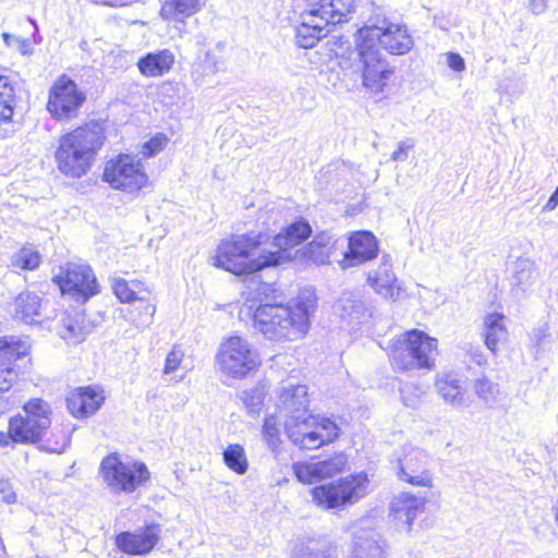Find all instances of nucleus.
Segmentation results:
<instances>
[{
	"label": "nucleus",
	"instance_id": "50",
	"mask_svg": "<svg viewBox=\"0 0 558 558\" xmlns=\"http://www.w3.org/2000/svg\"><path fill=\"white\" fill-rule=\"evenodd\" d=\"M243 401H244L246 408H248L251 412H258L262 407V403H263V398L259 392H254L250 397V401H248V393L245 392V397L243 398Z\"/></svg>",
	"mask_w": 558,
	"mask_h": 558
},
{
	"label": "nucleus",
	"instance_id": "55",
	"mask_svg": "<svg viewBox=\"0 0 558 558\" xmlns=\"http://www.w3.org/2000/svg\"><path fill=\"white\" fill-rule=\"evenodd\" d=\"M68 441H69L68 437L65 435H62V440L61 441H57L53 447L49 448V450H51L53 452H61V451L64 450Z\"/></svg>",
	"mask_w": 558,
	"mask_h": 558
},
{
	"label": "nucleus",
	"instance_id": "43",
	"mask_svg": "<svg viewBox=\"0 0 558 558\" xmlns=\"http://www.w3.org/2000/svg\"><path fill=\"white\" fill-rule=\"evenodd\" d=\"M401 400L408 408L415 409L421 403L424 390L413 383H405L400 388Z\"/></svg>",
	"mask_w": 558,
	"mask_h": 558
},
{
	"label": "nucleus",
	"instance_id": "14",
	"mask_svg": "<svg viewBox=\"0 0 558 558\" xmlns=\"http://www.w3.org/2000/svg\"><path fill=\"white\" fill-rule=\"evenodd\" d=\"M86 97L76 83L61 75L50 87L47 110L57 120H71L78 113Z\"/></svg>",
	"mask_w": 558,
	"mask_h": 558
},
{
	"label": "nucleus",
	"instance_id": "41",
	"mask_svg": "<svg viewBox=\"0 0 558 558\" xmlns=\"http://www.w3.org/2000/svg\"><path fill=\"white\" fill-rule=\"evenodd\" d=\"M13 266L33 270L39 266L40 256L33 247H23L13 256Z\"/></svg>",
	"mask_w": 558,
	"mask_h": 558
},
{
	"label": "nucleus",
	"instance_id": "29",
	"mask_svg": "<svg viewBox=\"0 0 558 558\" xmlns=\"http://www.w3.org/2000/svg\"><path fill=\"white\" fill-rule=\"evenodd\" d=\"M508 335L505 314L490 312L484 315L482 336L489 351L495 353L498 345L507 341Z\"/></svg>",
	"mask_w": 558,
	"mask_h": 558
},
{
	"label": "nucleus",
	"instance_id": "4",
	"mask_svg": "<svg viewBox=\"0 0 558 558\" xmlns=\"http://www.w3.org/2000/svg\"><path fill=\"white\" fill-rule=\"evenodd\" d=\"M338 64L354 82L371 93H381L395 73V68L368 44L355 36V46L338 57Z\"/></svg>",
	"mask_w": 558,
	"mask_h": 558
},
{
	"label": "nucleus",
	"instance_id": "27",
	"mask_svg": "<svg viewBox=\"0 0 558 558\" xmlns=\"http://www.w3.org/2000/svg\"><path fill=\"white\" fill-rule=\"evenodd\" d=\"M435 387L445 403L453 409L462 410L469 405L462 381L457 374L450 372L438 374Z\"/></svg>",
	"mask_w": 558,
	"mask_h": 558
},
{
	"label": "nucleus",
	"instance_id": "18",
	"mask_svg": "<svg viewBox=\"0 0 558 558\" xmlns=\"http://www.w3.org/2000/svg\"><path fill=\"white\" fill-rule=\"evenodd\" d=\"M29 345L15 337H0V391H8L17 378L12 363L26 355Z\"/></svg>",
	"mask_w": 558,
	"mask_h": 558
},
{
	"label": "nucleus",
	"instance_id": "57",
	"mask_svg": "<svg viewBox=\"0 0 558 558\" xmlns=\"http://www.w3.org/2000/svg\"><path fill=\"white\" fill-rule=\"evenodd\" d=\"M11 440L10 432L8 434L0 433V446H7Z\"/></svg>",
	"mask_w": 558,
	"mask_h": 558
},
{
	"label": "nucleus",
	"instance_id": "51",
	"mask_svg": "<svg viewBox=\"0 0 558 558\" xmlns=\"http://www.w3.org/2000/svg\"><path fill=\"white\" fill-rule=\"evenodd\" d=\"M548 9L547 0H529L527 10L534 15H541Z\"/></svg>",
	"mask_w": 558,
	"mask_h": 558
},
{
	"label": "nucleus",
	"instance_id": "42",
	"mask_svg": "<svg viewBox=\"0 0 558 558\" xmlns=\"http://www.w3.org/2000/svg\"><path fill=\"white\" fill-rule=\"evenodd\" d=\"M315 430H318V436L322 438V446L333 441L339 435L337 424L327 417L315 416Z\"/></svg>",
	"mask_w": 558,
	"mask_h": 558
},
{
	"label": "nucleus",
	"instance_id": "19",
	"mask_svg": "<svg viewBox=\"0 0 558 558\" xmlns=\"http://www.w3.org/2000/svg\"><path fill=\"white\" fill-rule=\"evenodd\" d=\"M288 438L300 449H317L322 446L318 430H315V416L305 414L292 415L284 421Z\"/></svg>",
	"mask_w": 558,
	"mask_h": 558
},
{
	"label": "nucleus",
	"instance_id": "54",
	"mask_svg": "<svg viewBox=\"0 0 558 558\" xmlns=\"http://www.w3.org/2000/svg\"><path fill=\"white\" fill-rule=\"evenodd\" d=\"M558 206V185L543 207V211H553Z\"/></svg>",
	"mask_w": 558,
	"mask_h": 558
},
{
	"label": "nucleus",
	"instance_id": "53",
	"mask_svg": "<svg viewBox=\"0 0 558 558\" xmlns=\"http://www.w3.org/2000/svg\"><path fill=\"white\" fill-rule=\"evenodd\" d=\"M143 311H144V315H145V318L143 319V324L148 325L151 323L153 316L156 312V306L151 303L146 302L143 305Z\"/></svg>",
	"mask_w": 558,
	"mask_h": 558
},
{
	"label": "nucleus",
	"instance_id": "20",
	"mask_svg": "<svg viewBox=\"0 0 558 558\" xmlns=\"http://www.w3.org/2000/svg\"><path fill=\"white\" fill-rule=\"evenodd\" d=\"M160 537L158 524H149L135 532H122L116 536L117 547L128 555L143 556L153 550Z\"/></svg>",
	"mask_w": 558,
	"mask_h": 558
},
{
	"label": "nucleus",
	"instance_id": "12",
	"mask_svg": "<svg viewBox=\"0 0 558 558\" xmlns=\"http://www.w3.org/2000/svg\"><path fill=\"white\" fill-rule=\"evenodd\" d=\"M216 360L219 369L233 378L246 376L260 364L258 353L240 336H231L222 341Z\"/></svg>",
	"mask_w": 558,
	"mask_h": 558
},
{
	"label": "nucleus",
	"instance_id": "15",
	"mask_svg": "<svg viewBox=\"0 0 558 558\" xmlns=\"http://www.w3.org/2000/svg\"><path fill=\"white\" fill-rule=\"evenodd\" d=\"M428 454L418 448L410 447L396 462L397 477L413 486L433 487V475L427 470Z\"/></svg>",
	"mask_w": 558,
	"mask_h": 558
},
{
	"label": "nucleus",
	"instance_id": "26",
	"mask_svg": "<svg viewBox=\"0 0 558 558\" xmlns=\"http://www.w3.org/2000/svg\"><path fill=\"white\" fill-rule=\"evenodd\" d=\"M104 400L101 391L93 387H81L69 395L66 405L75 417H85L93 415L101 407Z\"/></svg>",
	"mask_w": 558,
	"mask_h": 558
},
{
	"label": "nucleus",
	"instance_id": "56",
	"mask_svg": "<svg viewBox=\"0 0 558 558\" xmlns=\"http://www.w3.org/2000/svg\"><path fill=\"white\" fill-rule=\"evenodd\" d=\"M15 37H16V36H12V35H11V34H9V33H3V34H2L3 41H4V44H5L8 47H12V46H14V38H15Z\"/></svg>",
	"mask_w": 558,
	"mask_h": 558
},
{
	"label": "nucleus",
	"instance_id": "33",
	"mask_svg": "<svg viewBox=\"0 0 558 558\" xmlns=\"http://www.w3.org/2000/svg\"><path fill=\"white\" fill-rule=\"evenodd\" d=\"M204 0H165L160 15L165 20L183 21L202 10Z\"/></svg>",
	"mask_w": 558,
	"mask_h": 558
},
{
	"label": "nucleus",
	"instance_id": "28",
	"mask_svg": "<svg viewBox=\"0 0 558 558\" xmlns=\"http://www.w3.org/2000/svg\"><path fill=\"white\" fill-rule=\"evenodd\" d=\"M425 504L424 497L403 492L393 498L390 511L393 518L407 524L408 531H410L414 520L424 511Z\"/></svg>",
	"mask_w": 558,
	"mask_h": 558
},
{
	"label": "nucleus",
	"instance_id": "24",
	"mask_svg": "<svg viewBox=\"0 0 558 558\" xmlns=\"http://www.w3.org/2000/svg\"><path fill=\"white\" fill-rule=\"evenodd\" d=\"M335 310L347 326L354 328L365 323L372 316V308L366 305L360 293L343 292Z\"/></svg>",
	"mask_w": 558,
	"mask_h": 558
},
{
	"label": "nucleus",
	"instance_id": "38",
	"mask_svg": "<svg viewBox=\"0 0 558 558\" xmlns=\"http://www.w3.org/2000/svg\"><path fill=\"white\" fill-rule=\"evenodd\" d=\"M223 463L238 475H243L248 470V459L245 449L240 444H230L222 451Z\"/></svg>",
	"mask_w": 558,
	"mask_h": 558
},
{
	"label": "nucleus",
	"instance_id": "22",
	"mask_svg": "<svg viewBox=\"0 0 558 558\" xmlns=\"http://www.w3.org/2000/svg\"><path fill=\"white\" fill-rule=\"evenodd\" d=\"M367 283L377 294L387 300L397 301L399 299L401 288L397 282L391 257L388 254L381 256L377 269L367 272Z\"/></svg>",
	"mask_w": 558,
	"mask_h": 558
},
{
	"label": "nucleus",
	"instance_id": "17",
	"mask_svg": "<svg viewBox=\"0 0 558 558\" xmlns=\"http://www.w3.org/2000/svg\"><path fill=\"white\" fill-rule=\"evenodd\" d=\"M347 463V456L342 452H338L318 461L298 462L294 463L292 468L294 475L301 483L312 484L343 472Z\"/></svg>",
	"mask_w": 558,
	"mask_h": 558
},
{
	"label": "nucleus",
	"instance_id": "35",
	"mask_svg": "<svg viewBox=\"0 0 558 558\" xmlns=\"http://www.w3.org/2000/svg\"><path fill=\"white\" fill-rule=\"evenodd\" d=\"M40 298L33 292H22L15 299V316L27 324L37 322L40 316Z\"/></svg>",
	"mask_w": 558,
	"mask_h": 558
},
{
	"label": "nucleus",
	"instance_id": "58",
	"mask_svg": "<svg viewBox=\"0 0 558 558\" xmlns=\"http://www.w3.org/2000/svg\"><path fill=\"white\" fill-rule=\"evenodd\" d=\"M335 169H336L335 165H328L327 167L322 169V171L319 172L320 178L324 177L325 174L331 173Z\"/></svg>",
	"mask_w": 558,
	"mask_h": 558
},
{
	"label": "nucleus",
	"instance_id": "16",
	"mask_svg": "<svg viewBox=\"0 0 558 558\" xmlns=\"http://www.w3.org/2000/svg\"><path fill=\"white\" fill-rule=\"evenodd\" d=\"M312 233V228L307 220L299 218L289 225L281 233L272 236L266 234L267 246L271 253H280V258L274 263V267L291 260L293 257L292 248L303 243Z\"/></svg>",
	"mask_w": 558,
	"mask_h": 558
},
{
	"label": "nucleus",
	"instance_id": "1",
	"mask_svg": "<svg viewBox=\"0 0 558 558\" xmlns=\"http://www.w3.org/2000/svg\"><path fill=\"white\" fill-rule=\"evenodd\" d=\"M315 302L314 293L304 290L288 304L244 303L240 315L250 316L254 329L270 341H294L307 333Z\"/></svg>",
	"mask_w": 558,
	"mask_h": 558
},
{
	"label": "nucleus",
	"instance_id": "37",
	"mask_svg": "<svg viewBox=\"0 0 558 558\" xmlns=\"http://www.w3.org/2000/svg\"><path fill=\"white\" fill-rule=\"evenodd\" d=\"M537 278V268L529 258H519L514 263L512 284L525 291Z\"/></svg>",
	"mask_w": 558,
	"mask_h": 558
},
{
	"label": "nucleus",
	"instance_id": "23",
	"mask_svg": "<svg viewBox=\"0 0 558 558\" xmlns=\"http://www.w3.org/2000/svg\"><path fill=\"white\" fill-rule=\"evenodd\" d=\"M389 546L373 529H359L353 534L350 558H388Z\"/></svg>",
	"mask_w": 558,
	"mask_h": 558
},
{
	"label": "nucleus",
	"instance_id": "47",
	"mask_svg": "<svg viewBox=\"0 0 558 558\" xmlns=\"http://www.w3.org/2000/svg\"><path fill=\"white\" fill-rule=\"evenodd\" d=\"M414 147V140L407 138L399 142L397 150L391 154L393 161H405L409 157V151Z\"/></svg>",
	"mask_w": 558,
	"mask_h": 558
},
{
	"label": "nucleus",
	"instance_id": "31",
	"mask_svg": "<svg viewBox=\"0 0 558 558\" xmlns=\"http://www.w3.org/2000/svg\"><path fill=\"white\" fill-rule=\"evenodd\" d=\"M173 63V53L168 49H163L147 53L138 60L137 66L143 75L156 77L169 72Z\"/></svg>",
	"mask_w": 558,
	"mask_h": 558
},
{
	"label": "nucleus",
	"instance_id": "49",
	"mask_svg": "<svg viewBox=\"0 0 558 558\" xmlns=\"http://www.w3.org/2000/svg\"><path fill=\"white\" fill-rule=\"evenodd\" d=\"M446 57H447L448 66L451 70H453L456 72H462V71L465 70L464 60H463V58L459 53L448 52L446 54Z\"/></svg>",
	"mask_w": 558,
	"mask_h": 558
},
{
	"label": "nucleus",
	"instance_id": "21",
	"mask_svg": "<svg viewBox=\"0 0 558 558\" xmlns=\"http://www.w3.org/2000/svg\"><path fill=\"white\" fill-rule=\"evenodd\" d=\"M378 255V242L369 231H356L348 241V252L340 262L341 267L349 268L372 260Z\"/></svg>",
	"mask_w": 558,
	"mask_h": 558
},
{
	"label": "nucleus",
	"instance_id": "25",
	"mask_svg": "<svg viewBox=\"0 0 558 558\" xmlns=\"http://www.w3.org/2000/svg\"><path fill=\"white\" fill-rule=\"evenodd\" d=\"M277 405L286 418L307 413L308 396L305 385L286 383L279 388Z\"/></svg>",
	"mask_w": 558,
	"mask_h": 558
},
{
	"label": "nucleus",
	"instance_id": "10",
	"mask_svg": "<svg viewBox=\"0 0 558 558\" xmlns=\"http://www.w3.org/2000/svg\"><path fill=\"white\" fill-rule=\"evenodd\" d=\"M24 414L10 420V437L13 442L36 444L51 425L50 407L43 399H31L23 407Z\"/></svg>",
	"mask_w": 558,
	"mask_h": 558
},
{
	"label": "nucleus",
	"instance_id": "39",
	"mask_svg": "<svg viewBox=\"0 0 558 558\" xmlns=\"http://www.w3.org/2000/svg\"><path fill=\"white\" fill-rule=\"evenodd\" d=\"M473 392L487 407H494L501 400V390L497 383L492 381L486 376L474 379Z\"/></svg>",
	"mask_w": 558,
	"mask_h": 558
},
{
	"label": "nucleus",
	"instance_id": "7",
	"mask_svg": "<svg viewBox=\"0 0 558 558\" xmlns=\"http://www.w3.org/2000/svg\"><path fill=\"white\" fill-rule=\"evenodd\" d=\"M371 492V480L365 472H357L337 481L315 486L311 497L324 510H343L357 504Z\"/></svg>",
	"mask_w": 558,
	"mask_h": 558
},
{
	"label": "nucleus",
	"instance_id": "36",
	"mask_svg": "<svg viewBox=\"0 0 558 558\" xmlns=\"http://www.w3.org/2000/svg\"><path fill=\"white\" fill-rule=\"evenodd\" d=\"M220 64V57L213 51L206 50L199 53L193 64V80L197 83H202L206 77L215 75L219 71Z\"/></svg>",
	"mask_w": 558,
	"mask_h": 558
},
{
	"label": "nucleus",
	"instance_id": "34",
	"mask_svg": "<svg viewBox=\"0 0 558 558\" xmlns=\"http://www.w3.org/2000/svg\"><path fill=\"white\" fill-rule=\"evenodd\" d=\"M88 328L84 325V314L75 312L73 315H66L62 318L59 335L68 343L76 344L85 339Z\"/></svg>",
	"mask_w": 558,
	"mask_h": 558
},
{
	"label": "nucleus",
	"instance_id": "32",
	"mask_svg": "<svg viewBox=\"0 0 558 558\" xmlns=\"http://www.w3.org/2000/svg\"><path fill=\"white\" fill-rule=\"evenodd\" d=\"M20 101L12 81L0 75V124L14 122Z\"/></svg>",
	"mask_w": 558,
	"mask_h": 558
},
{
	"label": "nucleus",
	"instance_id": "30",
	"mask_svg": "<svg viewBox=\"0 0 558 558\" xmlns=\"http://www.w3.org/2000/svg\"><path fill=\"white\" fill-rule=\"evenodd\" d=\"M337 243L338 240L332 234L328 231H322L305 246L304 256L315 264H327L336 250Z\"/></svg>",
	"mask_w": 558,
	"mask_h": 558
},
{
	"label": "nucleus",
	"instance_id": "60",
	"mask_svg": "<svg viewBox=\"0 0 558 558\" xmlns=\"http://www.w3.org/2000/svg\"><path fill=\"white\" fill-rule=\"evenodd\" d=\"M270 214L274 215V216L278 215V213H275L274 210H270Z\"/></svg>",
	"mask_w": 558,
	"mask_h": 558
},
{
	"label": "nucleus",
	"instance_id": "13",
	"mask_svg": "<svg viewBox=\"0 0 558 558\" xmlns=\"http://www.w3.org/2000/svg\"><path fill=\"white\" fill-rule=\"evenodd\" d=\"M53 281L59 286L62 294H68L80 303H85L99 293L96 277L86 264L66 263L54 275Z\"/></svg>",
	"mask_w": 558,
	"mask_h": 558
},
{
	"label": "nucleus",
	"instance_id": "2",
	"mask_svg": "<svg viewBox=\"0 0 558 558\" xmlns=\"http://www.w3.org/2000/svg\"><path fill=\"white\" fill-rule=\"evenodd\" d=\"M280 253H271L267 246L266 233H245L221 240L210 264L233 275H251L267 267H274Z\"/></svg>",
	"mask_w": 558,
	"mask_h": 558
},
{
	"label": "nucleus",
	"instance_id": "6",
	"mask_svg": "<svg viewBox=\"0 0 558 558\" xmlns=\"http://www.w3.org/2000/svg\"><path fill=\"white\" fill-rule=\"evenodd\" d=\"M437 340L421 330H410L393 339L388 348L392 366L398 371L432 369Z\"/></svg>",
	"mask_w": 558,
	"mask_h": 558
},
{
	"label": "nucleus",
	"instance_id": "59",
	"mask_svg": "<svg viewBox=\"0 0 558 558\" xmlns=\"http://www.w3.org/2000/svg\"><path fill=\"white\" fill-rule=\"evenodd\" d=\"M311 558H337L332 556L330 553L322 551L314 554Z\"/></svg>",
	"mask_w": 558,
	"mask_h": 558
},
{
	"label": "nucleus",
	"instance_id": "8",
	"mask_svg": "<svg viewBox=\"0 0 558 558\" xmlns=\"http://www.w3.org/2000/svg\"><path fill=\"white\" fill-rule=\"evenodd\" d=\"M355 36L374 49L379 47L392 56H403L411 51L414 40L404 24L392 23L386 17L374 16L360 28Z\"/></svg>",
	"mask_w": 558,
	"mask_h": 558
},
{
	"label": "nucleus",
	"instance_id": "9",
	"mask_svg": "<svg viewBox=\"0 0 558 558\" xmlns=\"http://www.w3.org/2000/svg\"><path fill=\"white\" fill-rule=\"evenodd\" d=\"M99 476L110 492L131 494L149 481L150 473L142 461H123L118 453H110L101 460Z\"/></svg>",
	"mask_w": 558,
	"mask_h": 558
},
{
	"label": "nucleus",
	"instance_id": "11",
	"mask_svg": "<svg viewBox=\"0 0 558 558\" xmlns=\"http://www.w3.org/2000/svg\"><path fill=\"white\" fill-rule=\"evenodd\" d=\"M102 180L114 190L134 194L148 185V175L141 159L120 154L106 162Z\"/></svg>",
	"mask_w": 558,
	"mask_h": 558
},
{
	"label": "nucleus",
	"instance_id": "48",
	"mask_svg": "<svg viewBox=\"0 0 558 558\" xmlns=\"http://www.w3.org/2000/svg\"><path fill=\"white\" fill-rule=\"evenodd\" d=\"M0 497L3 502L9 505L16 501V493L8 480H0Z\"/></svg>",
	"mask_w": 558,
	"mask_h": 558
},
{
	"label": "nucleus",
	"instance_id": "3",
	"mask_svg": "<svg viewBox=\"0 0 558 558\" xmlns=\"http://www.w3.org/2000/svg\"><path fill=\"white\" fill-rule=\"evenodd\" d=\"M104 141V128L97 122L87 123L62 135L54 154L60 172L73 179L86 174Z\"/></svg>",
	"mask_w": 558,
	"mask_h": 558
},
{
	"label": "nucleus",
	"instance_id": "40",
	"mask_svg": "<svg viewBox=\"0 0 558 558\" xmlns=\"http://www.w3.org/2000/svg\"><path fill=\"white\" fill-rule=\"evenodd\" d=\"M279 425V420L275 415L267 416L264 421L263 437L272 451L281 444Z\"/></svg>",
	"mask_w": 558,
	"mask_h": 558
},
{
	"label": "nucleus",
	"instance_id": "61",
	"mask_svg": "<svg viewBox=\"0 0 558 558\" xmlns=\"http://www.w3.org/2000/svg\"><path fill=\"white\" fill-rule=\"evenodd\" d=\"M262 223H263L264 226H269V223H268L266 220H264Z\"/></svg>",
	"mask_w": 558,
	"mask_h": 558
},
{
	"label": "nucleus",
	"instance_id": "5",
	"mask_svg": "<svg viewBox=\"0 0 558 558\" xmlns=\"http://www.w3.org/2000/svg\"><path fill=\"white\" fill-rule=\"evenodd\" d=\"M354 8V0H313L301 13L295 43L301 48H312L325 36L329 25L347 20Z\"/></svg>",
	"mask_w": 558,
	"mask_h": 558
},
{
	"label": "nucleus",
	"instance_id": "52",
	"mask_svg": "<svg viewBox=\"0 0 558 558\" xmlns=\"http://www.w3.org/2000/svg\"><path fill=\"white\" fill-rule=\"evenodd\" d=\"M13 47L23 56H31L33 53V47L26 38L15 37Z\"/></svg>",
	"mask_w": 558,
	"mask_h": 558
},
{
	"label": "nucleus",
	"instance_id": "46",
	"mask_svg": "<svg viewBox=\"0 0 558 558\" xmlns=\"http://www.w3.org/2000/svg\"><path fill=\"white\" fill-rule=\"evenodd\" d=\"M183 356V350L177 345L173 347L172 350L166 356L163 373L171 374L178 371L182 363Z\"/></svg>",
	"mask_w": 558,
	"mask_h": 558
},
{
	"label": "nucleus",
	"instance_id": "44",
	"mask_svg": "<svg viewBox=\"0 0 558 558\" xmlns=\"http://www.w3.org/2000/svg\"><path fill=\"white\" fill-rule=\"evenodd\" d=\"M112 289L117 298L123 303H129L135 300L141 302L145 301L144 296H137V292L132 287H130L128 281L124 279H116Z\"/></svg>",
	"mask_w": 558,
	"mask_h": 558
},
{
	"label": "nucleus",
	"instance_id": "45",
	"mask_svg": "<svg viewBox=\"0 0 558 558\" xmlns=\"http://www.w3.org/2000/svg\"><path fill=\"white\" fill-rule=\"evenodd\" d=\"M168 143V138L165 134L158 133L149 141L144 143L142 153L145 157L149 158L161 151Z\"/></svg>",
	"mask_w": 558,
	"mask_h": 558
}]
</instances>
